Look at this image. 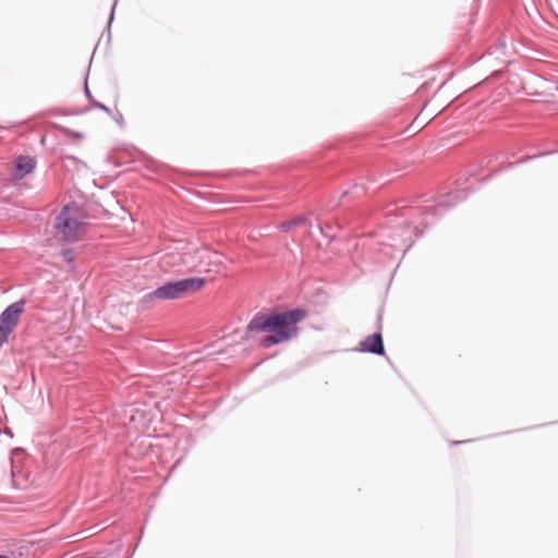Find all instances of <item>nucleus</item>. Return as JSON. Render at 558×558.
<instances>
[{
  "label": "nucleus",
  "mask_w": 558,
  "mask_h": 558,
  "mask_svg": "<svg viewBox=\"0 0 558 558\" xmlns=\"http://www.w3.org/2000/svg\"><path fill=\"white\" fill-rule=\"evenodd\" d=\"M306 316V312L300 308L272 313L256 314L247 325V332H268L259 340V345L270 348L272 345L290 341L299 333L298 324Z\"/></svg>",
  "instance_id": "nucleus-1"
},
{
  "label": "nucleus",
  "mask_w": 558,
  "mask_h": 558,
  "mask_svg": "<svg viewBox=\"0 0 558 558\" xmlns=\"http://www.w3.org/2000/svg\"><path fill=\"white\" fill-rule=\"evenodd\" d=\"M85 216L75 204L66 205L54 221V236L60 242H75L86 233Z\"/></svg>",
  "instance_id": "nucleus-2"
},
{
  "label": "nucleus",
  "mask_w": 558,
  "mask_h": 558,
  "mask_svg": "<svg viewBox=\"0 0 558 558\" xmlns=\"http://www.w3.org/2000/svg\"><path fill=\"white\" fill-rule=\"evenodd\" d=\"M24 311V302L19 301L8 306L0 315V345L7 342L9 335L16 327Z\"/></svg>",
  "instance_id": "nucleus-3"
},
{
  "label": "nucleus",
  "mask_w": 558,
  "mask_h": 558,
  "mask_svg": "<svg viewBox=\"0 0 558 558\" xmlns=\"http://www.w3.org/2000/svg\"><path fill=\"white\" fill-rule=\"evenodd\" d=\"M177 299H182L187 295L201 291L205 286V279L193 277L178 281H172Z\"/></svg>",
  "instance_id": "nucleus-4"
},
{
  "label": "nucleus",
  "mask_w": 558,
  "mask_h": 558,
  "mask_svg": "<svg viewBox=\"0 0 558 558\" xmlns=\"http://www.w3.org/2000/svg\"><path fill=\"white\" fill-rule=\"evenodd\" d=\"M36 166L34 158L29 156H19L10 165V175L14 180H22L29 174Z\"/></svg>",
  "instance_id": "nucleus-5"
},
{
  "label": "nucleus",
  "mask_w": 558,
  "mask_h": 558,
  "mask_svg": "<svg viewBox=\"0 0 558 558\" xmlns=\"http://www.w3.org/2000/svg\"><path fill=\"white\" fill-rule=\"evenodd\" d=\"M359 351L374 354H384V344L381 333L377 332L368 336L359 344Z\"/></svg>",
  "instance_id": "nucleus-6"
},
{
  "label": "nucleus",
  "mask_w": 558,
  "mask_h": 558,
  "mask_svg": "<svg viewBox=\"0 0 558 558\" xmlns=\"http://www.w3.org/2000/svg\"><path fill=\"white\" fill-rule=\"evenodd\" d=\"M146 302H153L155 300H177L172 281L165 283L157 288L155 291L144 296Z\"/></svg>",
  "instance_id": "nucleus-7"
},
{
  "label": "nucleus",
  "mask_w": 558,
  "mask_h": 558,
  "mask_svg": "<svg viewBox=\"0 0 558 558\" xmlns=\"http://www.w3.org/2000/svg\"><path fill=\"white\" fill-rule=\"evenodd\" d=\"M292 227H293V226H292L291 221L283 222V223L281 225L282 230H286V231H287V230H289V229H291Z\"/></svg>",
  "instance_id": "nucleus-8"
},
{
  "label": "nucleus",
  "mask_w": 558,
  "mask_h": 558,
  "mask_svg": "<svg viewBox=\"0 0 558 558\" xmlns=\"http://www.w3.org/2000/svg\"><path fill=\"white\" fill-rule=\"evenodd\" d=\"M197 254H199L201 258L207 257L210 253L207 250L197 251Z\"/></svg>",
  "instance_id": "nucleus-9"
},
{
  "label": "nucleus",
  "mask_w": 558,
  "mask_h": 558,
  "mask_svg": "<svg viewBox=\"0 0 558 558\" xmlns=\"http://www.w3.org/2000/svg\"><path fill=\"white\" fill-rule=\"evenodd\" d=\"M68 134H69L70 136L75 137V138H81V137H82V135H81V134L75 133V132H72V131H68Z\"/></svg>",
  "instance_id": "nucleus-10"
},
{
  "label": "nucleus",
  "mask_w": 558,
  "mask_h": 558,
  "mask_svg": "<svg viewBox=\"0 0 558 558\" xmlns=\"http://www.w3.org/2000/svg\"><path fill=\"white\" fill-rule=\"evenodd\" d=\"M301 222H303V218H296L294 220H291L292 226L299 225Z\"/></svg>",
  "instance_id": "nucleus-11"
},
{
  "label": "nucleus",
  "mask_w": 558,
  "mask_h": 558,
  "mask_svg": "<svg viewBox=\"0 0 558 558\" xmlns=\"http://www.w3.org/2000/svg\"><path fill=\"white\" fill-rule=\"evenodd\" d=\"M182 263L187 264L189 260L184 257V258H182Z\"/></svg>",
  "instance_id": "nucleus-12"
},
{
  "label": "nucleus",
  "mask_w": 558,
  "mask_h": 558,
  "mask_svg": "<svg viewBox=\"0 0 558 558\" xmlns=\"http://www.w3.org/2000/svg\"><path fill=\"white\" fill-rule=\"evenodd\" d=\"M0 558H9V557L5 555H0Z\"/></svg>",
  "instance_id": "nucleus-13"
}]
</instances>
